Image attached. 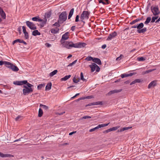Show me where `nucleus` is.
Wrapping results in <instances>:
<instances>
[{
  "label": "nucleus",
  "instance_id": "obj_40",
  "mask_svg": "<svg viewBox=\"0 0 160 160\" xmlns=\"http://www.w3.org/2000/svg\"><path fill=\"white\" fill-rule=\"evenodd\" d=\"M130 128V127H124L123 128H122L120 130V132H121L123 131H124L126 130H127L129 129Z\"/></svg>",
  "mask_w": 160,
  "mask_h": 160
},
{
  "label": "nucleus",
  "instance_id": "obj_51",
  "mask_svg": "<svg viewBox=\"0 0 160 160\" xmlns=\"http://www.w3.org/2000/svg\"><path fill=\"white\" fill-rule=\"evenodd\" d=\"M21 83L22 85L23 84H27L28 82L27 80H24L23 81H21Z\"/></svg>",
  "mask_w": 160,
  "mask_h": 160
},
{
  "label": "nucleus",
  "instance_id": "obj_50",
  "mask_svg": "<svg viewBox=\"0 0 160 160\" xmlns=\"http://www.w3.org/2000/svg\"><path fill=\"white\" fill-rule=\"evenodd\" d=\"M111 131V128H109V129H108L107 130H106L105 131H104V132H103V133H108L110 132Z\"/></svg>",
  "mask_w": 160,
  "mask_h": 160
},
{
  "label": "nucleus",
  "instance_id": "obj_35",
  "mask_svg": "<svg viewBox=\"0 0 160 160\" xmlns=\"http://www.w3.org/2000/svg\"><path fill=\"white\" fill-rule=\"evenodd\" d=\"M40 106L45 110H47L48 108V106L42 104H40Z\"/></svg>",
  "mask_w": 160,
  "mask_h": 160
},
{
  "label": "nucleus",
  "instance_id": "obj_47",
  "mask_svg": "<svg viewBox=\"0 0 160 160\" xmlns=\"http://www.w3.org/2000/svg\"><path fill=\"white\" fill-rule=\"evenodd\" d=\"M72 80L73 82L75 83H77L79 81V80H77L75 77L73 78Z\"/></svg>",
  "mask_w": 160,
  "mask_h": 160
},
{
  "label": "nucleus",
  "instance_id": "obj_25",
  "mask_svg": "<svg viewBox=\"0 0 160 160\" xmlns=\"http://www.w3.org/2000/svg\"><path fill=\"white\" fill-rule=\"evenodd\" d=\"M71 77V75H67L65 76L64 77L62 78L61 79V81H65L70 78Z\"/></svg>",
  "mask_w": 160,
  "mask_h": 160
},
{
  "label": "nucleus",
  "instance_id": "obj_61",
  "mask_svg": "<svg viewBox=\"0 0 160 160\" xmlns=\"http://www.w3.org/2000/svg\"><path fill=\"white\" fill-rule=\"evenodd\" d=\"M122 56V55H121L119 57H118L116 59V61H118L121 60V56Z\"/></svg>",
  "mask_w": 160,
  "mask_h": 160
},
{
  "label": "nucleus",
  "instance_id": "obj_20",
  "mask_svg": "<svg viewBox=\"0 0 160 160\" xmlns=\"http://www.w3.org/2000/svg\"><path fill=\"white\" fill-rule=\"evenodd\" d=\"M59 28H57L56 29L54 28L52 29L50 31L51 33L53 34H56L59 32Z\"/></svg>",
  "mask_w": 160,
  "mask_h": 160
},
{
  "label": "nucleus",
  "instance_id": "obj_63",
  "mask_svg": "<svg viewBox=\"0 0 160 160\" xmlns=\"http://www.w3.org/2000/svg\"><path fill=\"white\" fill-rule=\"evenodd\" d=\"M105 1H106V5L110 3V2L108 0H104Z\"/></svg>",
  "mask_w": 160,
  "mask_h": 160
},
{
  "label": "nucleus",
  "instance_id": "obj_58",
  "mask_svg": "<svg viewBox=\"0 0 160 160\" xmlns=\"http://www.w3.org/2000/svg\"><path fill=\"white\" fill-rule=\"evenodd\" d=\"M21 117H22L20 116H18L16 118L15 120L16 121H18L19 120V119L20 118H21Z\"/></svg>",
  "mask_w": 160,
  "mask_h": 160
},
{
  "label": "nucleus",
  "instance_id": "obj_15",
  "mask_svg": "<svg viewBox=\"0 0 160 160\" xmlns=\"http://www.w3.org/2000/svg\"><path fill=\"white\" fill-rule=\"evenodd\" d=\"M64 47H65L67 49H70V47L69 45L70 44V42H64L62 44Z\"/></svg>",
  "mask_w": 160,
  "mask_h": 160
},
{
  "label": "nucleus",
  "instance_id": "obj_59",
  "mask_svg": "<svg viewBox=\"0 0 160 160\" xmlns=\"http://www.w3.org/2000/svg\"><path fill=\"white\" fill-rule=\"evenodd\" d=\"M75 26H72V27H71V30L72 31H74L75 30Z\"/></svg>",
  "mask_w": 160,
  "mask_h": 160
},
{
  "label": "nucleus",
  "instance_id": "obj_12",
  "mask_svg": "<svg viewBox=\"0 0 160 160\" xmlns=\"http://www.w3.org/2000/svg\"><path fill=\"white\" fill-rule=\"evenodd\" d=\"M117 35V33L116 32L114 31L110 33L107 39V40L109 41L111 40L112 38L115 37Z\"/></svg>",
  "mask_w": 160,
  "mask_h": 160
},
{
  "label": "nucleus",
  "instance_id": "obj_28",
  "mask_svg": "<svg viewBox=\"0 0 160 160\" xmlns=\"http://www.w3.org/2000/svg\"><path fill=\"white\" fill-rule=\"evenodd\" d=\"M58 72V71L57 70H54L49 74V76L51 77L53 76L54 75L56 74Z\"/></svg>",
  "mask_w": 160,
  "mask_h": 160
},
{
  "label": "nucleus",
  "instance_id": "obj_14",
  "mask_svg": "<svg viewBox=\"0 0 160 160\" xmlns=\"http://www.w3.org/2000/svg\"><path fill=\"white\" fill-rule=\"evenodd\" d=\"M121 91L122 89H115L110 91L108 93V95H111L112 94L120 92Z\"/></svg>",
  "mask_w": 160,
  "mask_h": 160
},
{
  "label": "nucleus",
  "instance_id": "obj_48",
  "mask_svg": "<svg viewBox=\"0 0 160 160\" xmlns=\"http://www.w3.org/2000/svg\"><path fill=\"white\" fill-rule=\"evenodd\" d=\"M98 2L99 3H102L103 5H106V2L103 0H99Z\"/></svg>",
  "mask_w": 160,
  "mask_h": 160
},
{
  "label": "nucleus",
  "instance_id": "obj_3",
  "mask_svg": "<svg viewBox=\"0 0 160 160\" xmlns=\"http://www.w3.org/2000/svg\"><path fill=\"white\" fill-rule=\"evenodd\" d=\"M67 19V13L66 11L63 12L59 15V21H60V23H62L65 21Z\"/></svg>",
  "mask_w": 160,
  "mask_h": 160
},
{
  "label": "nucleus",
  "instance_id": "obj_54",
  "mask_svg": "<svg viewBox=\"0 0 160 160\" xmlns=\"http://www.w3.org/2000/svg\"><path fill=\"white\" fill-rule=\"evenodd\" d=\"M100 68L97 65V66H96V68H95V70H96V71L97 72H98L100 71Z\"/></svg>",
  "mask_w": 160,
  "mask_h": 160
},
{
  "label": "nucleus",
  "instance_id": "obj_57",
  "mask_svg": "<svg viewBox=\"0 0 160 160\" xmlns=\"http://www.w3.org/2000/svg\"><path fill=\"white\" fill-rule=\"evenodd\" d=\"M153 70H154V69H150V70H149L146 71L145 72V73L146 74V73H149V72H150L152 71Z\"/></svg>",
  "mask_w": 160,
  "mask_h": 160
},
{
  "label": "nucleus",
  "instance_id": "obj_38",
  "mask_svg": "<svg viewBox=\"0 0 160 160\" xmlns=\"http://www.w3.org/2000/svg\"><path fill=\"white\" fill-rule=\"evenodd\" d=\"M130 76V73L127 74L126 73L122 74L121 75V77L122 78Z\"/></svg>",
  "mask_w": 160,
  "mask_h": 160
},
{
  "label": "nucleus",
  "instance_id": "obj_32",
  "mask_svg": "<svg viewBox=\"0 0 160 160\" xmlns=\"http://www.w3.org/2000/svg\"><path fill=\"white\" fill-rule=\"evenodd\" d=\"M52 14V12L51 11H49L45 13L46 18H49L50 17Z\"/></svg>",
  "mask_w": 160,
  "mask_h": 160
},
{
  "label": "nucleus",
  "instance_id": "obj_21",
  "mask_svg": "<svg viewBox=\"0 0 160 160\" xmlns=\"http://www.w3.org/2000/svg\"><path fill=\"white\" fill-rule=\"evenodd\" d=\"M156 84V82L155 81H152L148 85V88H150L154 86Z\"/></svg>",
  "mask_w": 160,
  "mask_h": 160
},
{
  "label": "nucleus",
  "instance_id": "obj_53",
  "mask_svg": "<svg viewBox=\"0 0 160 160\" xmlns=\"http://www.w3.org/2000/svg\"><path fill=\"white\" fill-rule=\"evenodd\" d=\"M79 16L78 15H77L76 16V18H75V20L76 22H78V21H79Z\"/></svg>",
  "mask_w": 160,
  "mask_h": 160
},
{
  "label": "nucleus",
  "instance_id": "obj_2",
  "mask_svg": "<svg viewBox=\"0 0 160 160\" xmlns=\"http://www.w3.org/2000/svg\"><path fill=\"white\" fill-rule=\"evenodd\" d=\"M144 27V24L141 22L138 24H137V32L139 33H144L147 30L146 28L144 27Z\"/></svg>",
  "mask_w": 160,
  "mask_h": 160
},
{
  "label": "nucleus",
  "instance_id": "obj_16",
  "mask_svg": "<svg viewBox=\"0 0 160 160\" xmlns=\"http://www.w3.org/2000/svg\"><path fill=\"white\" fill-rule=\"evenodd\" d=\"M0 15L3 19L6 18V14L3 10L0 7Z\"/></svg>",
  "mask_w": 160,
  "mask_h": 160
},
{
  "label": "nucleus",
  "instance_id": "obj_29",
  "mask_svg": "<svg viewBox=\"0 0 160 160\" xmlns=\"http://www.w3.org/2000/svg\"><path fill=\"white\" fill-rule=\"evenodd\" d=\"M43 112L42 110L40 108L39 110L38 116L39 117H42L43 115Z\"/></svg>",
  "mask_w": 160,
  "mask_h": 160
},
{
  "label": "nucleus",
  "instance_id": "obj_13",
  "mask_svg": "<svg viewBox=\"0 0 160 160\" xmlns=\"http://www.w3.org/2000/svg\"><path fill=\"white\" fill-rule=\"evenodd\" d=\"M102 102L101 101H98L95 102H93L90 103H89L87 105H86V106H89L92 105H102Z\"/></svg>",
  "mask_w": 160,
  "mask_h": 160
},
{
  "label": "nucleus",
  "instance_id": "obj_9",
  "mask_svg": "<svg viewBox=\"0 0 160 160\" xmlns=\"http://www.w3.org/2000/svg\"><path fill=\"white\" fill-rule=\"evenodd\" d=\"M68 34V32H67L62 35V38L60 40L61 44L63 43L65 40H67L69 38Z\"/></svg>",
  "mask_w": 160,
  "mask_h": 160
},
{
  "label": "nucleus",
  "instance_id": "obj_23",
  "mask_svg": "<svg viewBox=\"0 0 160 160\" xmlns=\"http://www.w3.org/2000/svg\"><path fill=\"white\" fill-rule=\"evenodd\" d=\"M34 31L32 32V35L34 36H36L37 35H40L41 33L39 32L38 30H34Z\"/></svg>",
  "mask_w": 160,
  "mask_h": 160
},
{
  "label": "nucleus",
  "instance_id": "obj_27",
  "mask_svg": "<svg viewBox=\"0 0 160 160\" xmlns=\"http://www.w3.org/2000/svg\"><path fill=\"white\" fill-rule=\"evenodd\" d=\"M8 62L7 61H0V65L2 66L3 64H4L5 65L6 67H7V65H8Z\"/></svg>",
  "mask_w": 160,
  "mask_h": 160
},
{
  "label": "nucleus",
  "instance_id": "obj_60",
  "mask_svg": "<svg viewBox=\"0 0 160 160\" xmlns=\"http://www.w3.org/2000/svg\"><path fill=\"white\" fill-rule=\"evenodd\" d=\"M85 98H83V97H81V98H80L78 99H77V100H76V101H80V100H83V99H85Z\"/></svg>",
  "mask_w": 160,
  "mask_h": 160
},
{
  "label": "nucleus",
  "instance_id": "obj_4",
  "mask_svg": "<svg viewBox=\"0 0 160 160\" xmlns=\"http://www.w3.org/2000/svg\"><path fill=\"white\" fill-rule=\"evenodd\" d=\"M90 12L88 11H83L80 16L81 21L84 23L85 22L83 21L84 19H88L89 18Z\"/></svg>",
  "mask_w": 160,
  "mask_h": 160
},
{
  "label": "nucleus",
  "instance_id": "obj_8",
  "mask_svg": "<svg viewBox=\"0 0 160 160\" xmlns=\"http://www.w3.org/2000/svg\"><path fill=\"white\" fill-rule=\"evenodd\" d=\"M27 26L31 30H34L37 29V27L32 22L29 21L26 22Z\"/></svg>",
  "mask_w": 160,
  "mask_h": 160
},
{
  "label": "nucleus",
  "instance_id": "obj_41",
  "mask_svg": "<svg viewBox=\"0 0 160 160\" xmlns=\"http://www.w3.org/2000/svg\"><path fill=\"white\" fill-rule=\"evenodd\" d=\"M13 84L18 85H22L21 81H16L13 82Z\"/></svg>",
  "mask_w": 160,
  "mask_h": 160
},
{
  "label": "nucleus",
  "instance_id": "obj_42",
  "mask_svg": "<svg viewBox=\"0 0 160 160\" xmlns=\"http://www.w3.org/2000/svg\"><path fill=\"white\" fill-rule=\"evenodd\" d=\"M93 58L91 56H88L85 58V60L88 61H90L92 60L93 61Z\"/></svg>",
  "mask_w": 160,
  "mask_h": 160
},
{
  "label": "nucleus",
  "instance_id": "obj_64",
  "mask_svg": "<svg viewBox=\"0 0 160 160\" xmlns=\"http://www.w3.org/2000/svg\"><path fill=\"white\" fill-rule=\"evenodd\" d=\"M83 98H85V99H90V98H92V96H87V97H83Z\"/></svg>",
  "mask_w": 160,
  "mask_h": 160
},
{
  "label": "nucleus",
  "instance_id": "obj_62",
  "mask_svg": "<svg viewBox=\"0 0 160 160\" xmlns=\"http://www.w3.org/2000/svg\"><path fill=\"white\" fill-rule=\"evenodd\" d=\"M47 21V20L46 18H44V20H43L42 22H43V23H44V24H46V23Z\"/></svg>",
  "mask_w": 160,
  "mask_h": 160
},
{
  "label": "nucleus",
  "instance_id": "obj_11",
  "mask_svg": "<svg viewBox=\"0 0 160 160\" xmlns=\"http://www.w3.org/2000/svg\"><path fill=\"white\" fill-rule=\"evenodd\" d=\"M124 34L125 35V37L126 38H129L130 36V29L129 27L126 28L123 31Z\"/></svg>",
  "mask_w": 160,
  "mask_h": 160
},
{
  "label": "nucleus",
  "instance_id": "obj_24",
  "mask_svg": "<svg viewBox=\"0 0 160 160\" xmlns=\"http://www.w3.org/2000/svg\"><path fill=\"white\" fill-rule=\"evenodd\" d=\"M74 11V8H72L71 9V10L69 12V15L68 16V19H70L72 17V15L73 14Z\"/></svg>",
  "mask_w": 160,
  "mask_h": 160
},
{
  "label": "nucleus",
  "instance_id": "obj_43",
  "mask_svg": "<svg viewBox=\"0 0 160 160\" xmlns=\"http://www.w3.org/2000/svg\"><path fill=\"white\" fill-rule=\"evenodd\" d=\"M158 18V16L153 17H152V20H151V22H154L155 21V20L157 19Z\"/></svg>",
  "mask_w": 160,
  "mask_h": 160
},
{
  "label": "nucleus",
  "instance_id": "obj_26",
  "mask_svg": "<svg viewBox=\"0 0 160 160\" xmlns=\"http://www.w3.org/2000/svg\"><path fill=\"white\" fill-rule=\"evenodd\" d=\"M0 156L2 158L8 157L10 156V154H4L0 152Z\"/></svg>",
  "mask_w": 160,
  "mask_h": 160
},
{
  "label": "nucleus",
  "instance_id": "obj_19",
  "mask_svg": "<svg viewBox=\"0 0 160 160\" xmlns=\"http://www.w3.org/2000/svg\"><path fill=\"white\" fill-rule=\"evenodd\" d=\"M32 20L34 21L42 22L43 21L42 19L39 18L38 16L32 18Z\"/></svg>",
  "mask_w": 160,
  "mask_h": 160
},
{
  "label": "nucleus",
  "instance_id": "obj_5",
  "mask_svg": "<svg viewBox=\"0 0 160 160\" xmlns=\"http://www.w3.org/2000/svg\"><path fill=\"white\" fill-rule=\"evenodd\" d=\"M24 88L23 89V94L26 95L33 92V89L32 88H29L26 85H24L23 87Z\"/></svg>",
  "mask_w": 160,
  "mask_h": 160
},
{
  "label": "nucleus",
  "instance_id": "obj_44",
  "mask_svg": "<svg viewBox=\"0 0 160 160\" xmlns=\"http://www.w3.org/2000/svg\"><path fill=\"white\" fill-rule=\"evenodd\" d=\"M77 62V60H76L73 62L72 63L69 64L68 66V67L72 66V65L75 64Z\"/></svg>",
  "mask_w": 160,
  "mask_h": 160
},
{
  "label": "nucleus",
  "instance_id": "obj_52",
  "mask_svg": "<svg viewBox=\"0 0 160 160\" xmlns=\"http://www.w3.org/2000/svg\"><path fill=\"white\" fill-rule=\"evenodd\" d=\"M110 128L111 129V131H115V130H117L118 128L117 127H113L111 128Z\"/></svg>",
  "mask_w": 160,
  "mask_h": 160
},
{
  "label": "nucleus",
  "instance_id": "obj_1",
  "mask_svg": "<svg viewBox=\"0 0 160 160\" xmlns=\"http://www.w3.org/2000/svg\"><path fill=\"white\" fill-rule=\"evenodd\" d=\"M70 44L69 45V46L70 47V48H82L85 47L86 44V43L84 42H79L74 43L72 42H70Z\"/></svg>",
  "mask_w": 160,
  "mask_h": 160
},
{
  "label": "nucleus",
  "instance_id": "obj_39",
  "mask_svg": "<svg viewBox=\"0 0 160 160\" xmlns=\"http://www.w3.org/2000/svg\"><path fill=\"white\" fill-rule=\"evenodd\" d=\"M92 118L91 117L88 116H83V117L81 118L80 119L82 120L83 119H90Z\"/></svg>",
  "mask_w": 160,
  "mask_h": 160
},
{
  "label": "nucleus",
  "instance_id": "obj_6",
  "mask_svg": "<svg viewBox=\"0 0 160 160\" xmlns=\"http://www.w3.org/2000/svg\"><path fill=\"white\" fill-rule=\"evenodd\" d=\"M151 9L153 15L155 16L158 15L160 13V11H159L158 6L155 7L152 6Z\"/></svg>",
  "mask_w": 160,
  "mask_h": 160
},
{
  "label": "nucleus",
  "instance_id": "obj_10",
  "mask_svg": "<svg viewBox=\"0 0 160 160\" xmlns=\"http://www.w3.org/2000/svg\"><path fill=\"white\" fill-rule=\"evenodd\" d=\"M109 124V123H106V124H99V125H98L97 127H96L94 128H92L91 129H90L89 130V132H92L93 131L95 130H96L100 128H101L102 127H104L107 126Z\"/></svg>",
  "mask_w": 160,
  "mask_h": 160
},
{
  "label": "nucleus",
  "instance_id": "obj_31",
  "mask_svg": "<svg viewBox=\"0 0 160 160\" xmlns=\"http://www.w3.org/2000/svg\"><path fill=\"white\" fill-rule=\"evenodd\" d=\"M151 20V17H148L147 18L146 21L144 22V24H147L150 22Z\"/></svg>",
  "mask_w": 160,
  "mask_h": 160
},
{
  "label": "nucleus",
  "instance_id": "obj_55",
  "mask_svg": "<svg viewBox=\"0 0 160 160\" xmlns=\"http://www.w3.org/2000/svg\"><path fill=\"white\" fill-rule=\"evenodd\" d=\"M21 27H19L18 28V32H19V34H21Z\"/></svg>",
  "mask_w": 160,
  "mask_h": 160
},
{
  "label": "nucleus",
  "instance_id": "obj_34",
  "mask_svg": "<svg viewBox=\"0 0 160 160\" xmlns=\"http://www.w3.org/2000/svg\"><path fill=\"white\" fill-rule=\"evenodd\" d=\"M60 21H59V20H58V21L54 23L53 24V26H56L58 27H59L60 26Z\"/></svg>",
  "mask_w": 160,
  "mask_h": 160
},
{
  "label": "nucleus",
  "instance_id": "obj_46",
  "mask_svg": "<svg viewBox=\"0 0 160 160\" xmlns=\"http://www.w3.org/2000/svg\"><path fill=\"white\" fill-rule=\"evenodd\" d=\"M26 85L29 88H32V87H33V86L32 85L28 82L27 83Z\"/></svg>",
  "mask_w": 160,
  "mask_h": 160
},
{
  "label": "nucleus",
  "instance_id": "obj_56",
  "mask_svg": "<svg viewBox=\"0 0 160 160\" xmlns=\"http://www.w3.org/2000/svg\"><path fill=\"white\" fill-rule=\"evenodd\" d=\"M45 45L48 48L50 47L51 46V45L49 43H46L45 44Z\"/></svg>",
  "mask_w": 160,
  "mask_h": 160
},
{
  "label": "nucleus",
  "instance_id": "obj_7",
  "mask_svg": "<svg viewBox=\"0 0 160 160\" xmlns=\"http://www.w3.org/2000/svg\"><path fill=\"white\" fill-rule=\"evenodd\" d=\"M7 67L11 69L12 71L14 72H17L19 70L18 68L13 64L8 62V65H7Z\"/></svg>",
  "mask_w": 160,
  "mask_h": 160
},
{
  "label": "nucleus",
  "instance_id": "obj_33",
  "mask_svg": "<svg viewBox=\"0 0 160 160\" xmlns=\"http://www.w3.org/2000/svg\"><path fill=\"white\" fill-rule=\"evenodd\" d=\"M80 78L84 82H87V80L86 79H85L84 78V76L83 75V74L82 72H81L80 73Z\"/></svg>",
  "mask_w": 160,
  "mask_h": 160
},
{
  "label": "nucleus",
  "instance_id": "obj_45",
  "mask_svg": "<svg viewBox=\"0 0 160 160\" xmlns=\"http://www.w3.org/2000/svg\"><path fill=\"white\" fill-rule=\"evenodd\" d=\"M25 38L26 39H28L29 38L28 34V32L24 33Z\"/></svg>",
  "mask_w": 160,
  "mask_h": 160
},
{
  "label": "nucleus",
  "instance_id": "obj_49",
  "mask_svg": "<svg viewBox=\"0 0 160 160\" xmlns=\"http://www.w3.org/2000/svg\"><path fill=\"white\" fill-rule=\"evenodd\" d=\"M22 29L24 33L27 32L26 31V27L25 26H23L22 27Z\"/></svg>",
  "mask_w": 160,
  "mask_h": 160
},
{
  "label": "nucleus",
  "instance_id": "obj_22",
  "mask_svg": "<svg viewBox=\"0 0 160 160\" xmlns=\"http://www.w3.org/2000/svg\"><path fill=\"white\" fill-rule=\"evenodd\" d=\"M52 85L51 82H50L48 83L46 87L45 90L47 91L50 90L51 88Z\"/></svg>",
  "mask_w": 160,
  "mask_h": 160
},
{
  "label": "nucleus",
  "instance_id": "obj_36",
  "mask_svg": "<svg viewBox=\"0 0 160 160\" xmlns=\"http://www.w3.org/2000/svg\"><path fill=\"white\" fill-rule=\"evenodd\" d=\"M146 59L145 58L143 57H138L137 58V60L139 61H144Z\"/></svg>",
  "mask_w": 160,
  "mask_h": 160
},
{
  "label": "nucleus",
  "instance_id": "obj_30",
  "mask_svg": "<svg viewBox=\"0 0 160 160\" xmlns=\"http://www.w3.org/2000/svg\"><path fill=\"white\" fill-rule=\"evenodd\" d=\"M45 85L44 83L39 84L38 86V90L41 89L42 88L44 87Z\"/></svg>",
  "mask_w": 160,
  "mask_h": 160
},
{
  "label": "nucleus",
  "instance_id": "obj_18",
  "mask_svg": "<svg viewBox=\"0 0 160 160\" xmlns=\"http://www.w3.org/2000/svg\"><path fill=\"white\" fill-rule=\"evenodd\" d=\"M97 64L95 63H92V64L89 65V67L91 68V72H93L95 70Z\"/></svg>",
  "mask_w": 160,
  "mask_h": 160
},
{
  "label": "nucleus",
  "instance_id": "obj_37",
  "mask_svg": "<svg viewBox=\"0 0 160 160\" xmlns=\"http://www.w3.org/2000/svg\"><path fill=\"white\" fill-rule=\"evenodd\" d=\"M22 40L19 39H16L15 40H14L12 42V43L13 44H14L15 43L17 42H19L20 43H21V42H22Z\"/></svg>",
  "mask_w": 160,
  "mask_h": 160
},
{
  "label": "nucleus",
  "instance_id": "obj_17",
  "mask_svg": "<svg viewBox=\"0 0 160 160\" xmlns=\"http://www.w3.org/2000/svg\"><path fill=\"white\" fill-rule=\"evenodd\" d=\"M93 62L98 65H101L102 64L100 59L98 58H94L93 59Z\"/></svg>",
  "mask_w": 160,
  "mask_h": 160
}]
</instances>
